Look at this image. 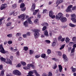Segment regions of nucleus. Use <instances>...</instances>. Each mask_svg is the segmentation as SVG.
<instances>
[{
	"instance_id": "1",
	"label": "nucleus",
	"mask_w": 76,
	"mask_h": 76,
	"mask_svg": "<svg viewBox=\"0 0 76 76\" xmlns=\"http://www.w3.org/2000/svg\"><path fill=\"white\" fill-rule=\"evenodd\" d=\"M56 19H59L62 22H66L67 21V19L66 18H63V14L61 13H59L58 15L56 16Z\"/></svg>"
},
{
	"instance_id": "2",
	"label": "nucleus",
	"mask_w": 76,
	"mask_h": 76,
	"mask_svg": "<svg viewBox=\"0 0 76 76\" xmlns=\"http://www.w3.org/2000/svg\"><path fill=\"white\" fill-rule=\"evenodd\" d=\"M34 36L35 38H38V37L39 36V32H40V30L37 29H34Z\"/></svg>"
},
{
	"instance_id": "3",
	"label": "nucleus",
	"mask_w": 76,
	"mask_h": 76,
	"mask_svg": "<svg viewBox=\"0 0 76 76\" xmlns=\"http://www.w3.org/2000/svg\"><path fill=\"white\" fill-rule=\"evenodd\" d=\"M30 67H32L33 69H34L35 68V67L32 64H28L27 65V66H25L23 67V69L25 70H28L30 69Z\"/></svg>"
},
{
	"instance_id": "4",
	"label": "nucleus",
	"mask_w": 76,
	"mask_h": 76,
	"mask_svg": "<svg viewBox=\"0 0 76 76\" xmlns=\"http://www.w3.org/2000/svg\"><path fill=\"white\" fill-rule=\"evenodd\" d=\"M71 20L74 23H76V16L75 14H73L71 15Z\"/></svg>"
},
{
	"instance_id": "5",
	"label": "nucleus",
	"mask_w": 76,
	"mask_h": 76,
	"mask_svg": "<svg viewBox=\"0 0 76 76\" xmlns=\"http://www.w3.org/2000/svg\"><path fill=\"white\" fill-rule=\"evenodd\" d=\"M13 74L15 75H17V76H20L21 75V72L18 70H15L13 72Z\"/></svg>"
},
{
	"instance_id": "6",
	"label": "nucleus",
	"mask_w": 76,
	"mask_h": 76,
	"mask_svg": "<svg viewBox=\"0 0 76 76\" xmlns=\"http://www.w3.org/2000/svg\"><path fill=\"white\" fill-rule=\"evenodd\" d=\"M20 8L21 10L23 12H24L26 10V7H25V4L21 3L20 5Z\"/></svg>"
},
{
	"instance_id": "7",
	"label": "nucleus",
	"mask_w": 76,
	"mask_h": 76,
	"mask_svg": "<svg viewBox=\"0 0 76 76\" xmlns=\"http://www.w3.org/2000/svg\"><path fill=\"white\" fill-rule=\"evenodd\" d=\"M54 13L53 12V11H50L49 12V16L50 18H51L52 19H54L56 18V16L54 15H53Z\"/></svg>"
},
{
	"instance_id": "8",
	"label": "nucleus",
	"mask_w": 76,
	"mask_h": 76,
	"mask_svg": "<svg viewBox=\"0 0 76 76\" xmlns=\"http://www.w3.org/2000/svg\"><path fill=\"white\" fill-rule=\"evenodd\" d=\"M24 14H23L18 16L19 18L21 19V20L23 21L25 19V15Z\"/></svg>"
},
{
	"instance_id": "9",
	"label": "nucleus",
	"mask_w": 76,
	"mask_h": 76,
	"mask_svg": "<svg viewBox=\"0 0 76 76\" xmlns=\"http://www.w3.org/2000/svg\"><path fill=\"white\" fill-rule=\"evenodd\" d=\"M53 75V74H52V73L50 72H49V75H47L45 73H43L42 74V76H52Z\"/></svg>"
},
{
	"instance_id": "10",
	"label": "nucleus",
	"mask_w": 76,
	"mask_h": 76,
	"mask_svg": "<svg viewBox=\"0 0 76 76\" xmlns=\"http://www.w3.org/2000/svg\"><path fill=\"white\" fill-rule=\"evenodd\" d=\"M63 58H64V60L65 61H66L68 60V58L67 57V56L65 54L63 55Z\"/></svg>"
},
{
	"instance_id": "11",
	"label": "nucleus",
	"mask_w": 76,
	"mask_h": 76,
	"mask_svg": "<svg viewBox=\"0 0 76 76\" xmlns=\"http://www.w3.org/2000/svg\"><path fill=\"white\" fill-rule=\"evenodd\" d=\"M43 34L45 35L46 37H48L49 36V34H48V31H47V30H46L44 31Z\"/></svg>"
},
{
	"instance_id": "12",
	"label": "nucleus",
	"mask_w": 76,
	"mask_h": 76,
	"mask_svg": "<svg viewBox=\"0 0 76 76\" xmlns=\"http://www.w3.org/2000/svg\"><path fill=\"white\" fill-rule=\"evenodd\" d=\"M7 64H12V62L9 59H7V61L6 62Z\"/></svg>"
},
{
	"instance_id": "13",
	"label": "nucleus",
	"mask_w": 76,
	"mask_h": 76,
	"mask_svg": "<svg viewBox=\"0 0 76 76\" xmlns=\"http://www.w3.org/2000/svg\"><path fill=\"white\" fill-rule=\"evenodd\" d=\"M23 25L26 28H27V27H28V21L26 20L24 23Z\"/></svg>"
},
{
	"instance_id": "14",
	"label": "nucleus",
	"mask_w": 76,
	"mask_h": 76,
	"mask_svg": "<svg viewBox=\"0 0 76 76\" xmlns=\"http://www.w3.org/2000/svg\"><path fill=\"white\" fill-rule=\"evenodd\" d=\"M31 17H30L27 20L28 23H29V24H32V22L31 20Z\"/></svg>"
},
{
	"instance_id": "15",
	"label": "nucleus",
	"mask_w": 76,
	"mask_h": 76,
	"mask_svg": "<svg viewBox=\"0 0 76 76\" xmlns=\"http://www.w3.org/2000/svg\"><path fill=\"white\" fill-rule=\"evenodd\" d=\"M31 9L33 11L35 10V4H33Z\"/></svg>"
},
{
	"instance_id": "16",
	"label": "nucleus",
	"mask_w": 76,
	"mask_h": 76,
	"mask_svg": "<svg viewBox=\"0 0 76 76\" xmlns=\"http://www.w3.org/2000/svg\"><path fill=\"white\" fill-rule=\"evenodd\" d=\"M0 52L3 54H6V51H5V50H4V49L3 48L1 49L0 50Z\"/></svg>"
},
{
	"instance_id": "17",
	"label": "nucleus",
	"mask_w": 76,
	"mask_h": 76,
	"mask_svg": "<svg viewBox=\"0 0 76 76\" xmlns=\"http://www.w3.org/2000/svg\"><path fill=\"white\" fill-rule=\"evenodd\" d=\"M70 69L72 70L73 73H75L76 72V69L75 68H73V66H72L70 68Z\"/></svg>"
},
{
	"instance_id": "18",
	"label": "nucleus",
	"mask_w": 76,
	"mask_h": 76,
	"mask_svg": "<svg viewBox=\"0 0 76 76\" xmlns=\"http://www.w3.org/2000/svg\"><path fill=\"white\" fill-rule=\"evenodd\" d=\"M58 67L60 72H61V70L63 69V67L61 66V65H59Z\"/></svg>"
},
{
	"instance_id": "19",
	"label": "nucleus",
	"mask_w": 76,
	"mask_h": 76,
	"mask_svg": "<svg viewBox=\"0 0 76 76\" xmlns=\"http://www.w3.org/2000/svg\"><path fill=\"white\" fill-rule=\"evenodd\" d=\"M38 21H39V19H36L34 20V22L37 25L39 23V22Z\"/></svg>"
},
{
	"instance_id": "20",
	"label": "nucleus",
	"mask_w": 76,
	"mask_h": 76,
	"mask_svg": "<svg viewBox=\"0 0 76 76\" xmlns=\"http://www.w3.org/2000/svg\"><path fill=\"white\" fill-rule=\"evenodd\" d=\"M69 25L70 26L72 27V28H74V27H75L76 26L75 25L73 24L72 23H70L69 24Z\"/></svg>"
},
{
	"instance_id": "21",
	"label": "nucleus",
	"mask_w": 76,
	"mask_h": 76,
	"mask_svg": "<svg viewBox=\"0 0 76 76\" xmlns=\"http://www.w3.org/2000/svg\"><path fill=\"white\" fill-rule=\"evenodd\" d=\"M4 69H2V71L1 74V76H4Z\"/></svg>"
},
{
	"instance_id": "22",
	"label": "nucleus",
	"mask_w": 76,
	"mask_h": 76,
	"mask_svg": "<svg viewBox=\"0 0 76 76\" xmlns=\"http://www.w3.org/2000/svg\"><path fill=\"white\" fill-rule=\"evenodd\" d=\"M29 51V53L30 55H32V54H33V53H34V51L31 50H30Z\"/></svg>"
},
{
	"instance_id": "23",
	"label": "nucleus",
	"mask_w": 76,
	"mask_h": 76,
	"mask_svg": "<svg viewBox=\"0 0 76 76\" xmlns=\"http://www.w3.org/2000/svg\"><path fill=\"white\" fill-rule=\"evenodd\" d=\"M57 53H58V56H61L62 55V53L61 51H58L57 52Z\"/></svg>"
},
{
	"instance_id": "24",
	"label": "nucleus",
	"mask_w": 76,
	"mask_h": 76,
	"mask_svg": "<svg viewBox=\"0 0 76 76\" xmlns=\"http://www.w3.org/2000/svg\"><path fill=\"white\" fill-rule=\"evenodd\" d=\"M72 41H73L74 43H76V38L75 37H73L72 39Z\"/></svg>"
},
{
	"instance_id": "25",
	"label": "nucleus",
	"mask_w": 76,
	"mask_h": 76,
	"mask_svg": "<svg viewBox=\"0 0 76 76\" xmlns=\"http://www.w3.org/2000/svg\"><path fill=\"white\" fill-rule=\"evenodd\" d=\"M23 50L25 51H26L28 50V48L27 46L24 47Z\"/></svg>"
},
{
	"instance_id": "26",
	"label": "nucleus",
	"mask_w": 76,
	"mask_h": 76,
	"mask_svg": "<svg viewBox=\"0 0 76 76\" xmlns=\"http://www.w3.org/2000/svg\"><path fill=\"white\" fill-rule=\"evenodd\" d=\"M0 59H1V61H3V62H5V61H6V59L3 58V57H1L0 58Z\"/></svg>"
},
{
	"instance_id": "27",
	"label": "nucleus",
	"mask_w": 76,
	"mask_h": 76,
	"mask_svg": "<svg viewBox=\"0 0 76 76\" xmlns=\"http://www.w3.org/2000/svg\"><path fill=\"white\" fill-rule=\"evenodd\" d=\"M16 6H17V4H13L12 6V8H13V9H15L16 7Z\"/></svg>"
},
{
	"instance_id": "28",
	"label": "nucleus",
	"mask_w": 76,
	"mask_h": 76,
	"mask_svg": "<svg viewBox=\"0 0 76 76\" xmlns=\"http://www.w3.org/2000/svg\"><path fill=\"white\" fill-rule=\"evenodd\" d=\"M47 53L48 55H49L51 53V51L50 49H48L47 51Z\"/></svg>"
},
{
	"instance_id": "29",
	"label": "nucleus",
	"mask_w": 76,
	"mask_h": 76,
	"mask_svg": "<svg viewBox=\"0 0 76 76\" xmlns=\"http://www.w3.org/2000/svg\"><path fill=\"white\" fill-rule=\"evenodd\" d=\"M4 18H2L0 19V25H1L2 23H3V21H2V20H4Z\"/></svg>"
},
{
	"instance_id": "30",
	"label": "nucleus",
	"mask_w": 76,
	"mask_h": 76,
	"mask_svg": "<svg viewBox=\"0 0 76 76\" xmlns=\"http://www.w3.org/2000/svg\"><path fill=\"white\" fill-rule=\"evenodd\" d=\"M40 57H41V55L39 54L35 56V58H38Z\"/></svg>"
},
{
	"instance_id": "31",
	"label": "nucleus",
	"mask_w": 76,
	"mask_h": 76,
	"mask_svg": "<svg viewBox=\"0 0 76 76\" xmlns=\"http://www.w3.org/2000/svg\"><path fill=\"white\" fill-rule=\"evenodd\" d=\"M47 28V27L46 26H44L42 28V31H45V29H46Z\"/></svg>"
},
{
	"instance_id": "32",
	"label": "nucleus",
	"mask_w": 76,
	"mask_h": 76,
	"mask_svg": "<svg viewBox=\"0 0 76 76\" xmlns=\"http://www.w3.org/2000/svg\"><path fill=\"white\" fill-rule=\"evenodd\" d=\"M13 35L12 34H9L7 35V37L9 38H12Z\"/></svg>"
},
{
	"instance_id": "33",
	"label": "nucleus",
	"mask_w": 76,
	"mask_h": 76,
	"mask_svg": "<svg viewBox=\"0 0 76 76\" xmlns=\"http://www.w3.org/2000/svg\"><path fill=\"white\" fill-rule=\"evenodd\" d=\"M46 55L45 54H42L41 57L42 58H45Z\"/></svg>"
},
{
	"instance_id": "34",
	"label": "nucleus",
	"mask_w": 76,
	"mask_h": 76,
	"mask_svg": "<svg viewBox=\"0 0 76 76\" xmlns=\"http://www.w3.org/2000/svg\"><path fill=\"white\" fill-rule=\"evenodd\" d=\"M62 38V37L61 36H60L58 37V40L59 41H60L61 40V39Z\"/></svg>"
},
{
	"instance_id": "35",
	"label": "nucleus",
	"mask_w": 76,
	"mask_h": 76,
	"mask_svg": "<svg viewBox=\"0 0 76 76\" xmlns=\"http://www.w3.org/2000/svg\"><path fill=\"white\" fill-rule=\"evenodd\" d=\"M2 6H3L4 8L7 7V5L6 4H4L2 5Z\"/></svg>"
},
{
	"instance_id": "36",
	"label": "nucleus",
	"mask_w": 76,
	"mask_h": 76,
	"mask_svg": "<svg viewBox=\"0 0 76 76\" xmlns=\"http://www.w3.org/2000/svg\"><path fill=\"white\" fill-rule=\"evenodd\" d=\"M70 10H71V9L69 8L68 7L67 8V9L66 10V12H70Z\"/></svg>"
},
{
	"instance_id": "37",
	"label": "nucleus",
	"mask_w": 76,
	"mask_h": 76,
	"mask_svg": "<svg viewBox=\"0 0 76 76\" xmlns=\"http://www.w3.org/2000/svg\"><path fill=\"white\" fill-rule=\"evenodd\" d=\"M21 63L23 66H26V63L23 61L21 62Z\"/></svg>"
},
{
	"instance_id": "38",
	"label": "nucleus",
	"mask_w": 76,
	"mask_h": 76,
	"mask_svg": "<svg viewBox=\"0 0 76 76\" xmlns=\"http://www.w3.org/2000/svg\"><path fill=\"white\" fill-rule=\"evenodd\" d=\"M74 44V43L73 42H71L69 43V46H72V45H73Z\"/></svg>"
},
{
	"instance_id": "39",
	"label": "nucleus",
	"mask_w": 76,
	"mask_h": 76,
	"mask_svg": "<svg viewBox=\"0 0 76 76\" xmlns=\"http://www.w3.org/2000/svg\"><path fill=\"white\" fill-rule=\"evenodd\" d=\"M52 60H54L55 61H58V59H57L55 58H52Z\"/></svg>"
},
{
	"instance_id": "40",
	"label": "nucleus",
	"mask_w": 76,
	"mask_h": 76,
	"mask_svg": "<svg viewBox=\"0 0 76 76\" xmlns=\"http://www.w3.org/2000/svg\"><path fill=\"white\" fill-rule=\"evenodd\" d=\"M56 43L55 42H53L52 44V45L53 47H55V46H56Z\"/></svg>"
},
{
	"instance_id": "41",
	"label": "nucleus",
	"mask_w": 76,
	"mask_h": 76,
	"mask_svg": "<svg viewBox=\"0 0 76 76\" xmlns=\"http://www.w3.org/2000/svg\"><path fill=\"white\" fill-rule=\"evenodd\" d=\"M47 12V9L44 10H43V13H46V12Z\"/></svg>"
},
{
	"instance_id": "42",
	"label": "nucleus",
	"mask_w": 76,
	"mask_h": 76,
	"mask_svg": "<svg viewBox=\"0 0 76 76\" xmlns=\"http://www.w3.org/2000/svg\"><path fill=\"white\" fill-rule=\"evenodd\" d=\"M65 46V45L64 44L63 45H62V46H61L60 48V50H62L64 47V46Z\"/></svg>"
},
{
	"instance_id": "43",
	"label": "nucleus",
	"mask_w": 76,
	"mask_h": 76,
	"mask_svg": "<svg viewBox=\"0 0 76 76\" xmlns=\"http://www.w3.org/2000/svg\"><path fill=\"white\" fill-rule=\"evenodd\" d=\"M15 10L11 12L10 13V15H12L15 12Z\"/></svg>"
},
{
	"instance_id": "44",
	"label": "nucleus",
	"mask_w": 76,
	"mask_h": 76,
	"mask_svg": "<svg viewBox=\"0 0 76 76\" xmlns=\"http://www.w3.org/2000/svg\"><path fill=\"white\" fill-rule=\"evenodd\" d=\"M10 25H11V23L10 22H9L6 25L7 26H10Z\"/></svg>"
},
{
	"instance_id": "45",
	"label": "nucleus",
	"mask_w": 76,
	"mask_h": 76,
	"mask_svg": "<svg viewBox=\"0 0 76 76\" xmlns=\"http://www.w3.org/2000/svg\"><path fill=\"white\" fill-rule=\"evenodd\" d=\"M45 42L47 43V44H50V42H51L50 40H45Z\"/></svg>"
},
{
	"instance_id": "46",
	"label": "nucleus",
	"mask_w": 76,
	"mask_h": 76,
	"mask_svg": "<svg viewBox=\"0 0 76 76\" xmlns=\"http://www.w3.org/2000/svg\"><path fill=\"white\" fill-rule=\"evenodd\" d=\"M21 66V64H20L19 63L18 64L17 66H16V67H20Z\"/></svg>"
},
{
	"instance_id": "47",
	"label": "nucleus",
	"mask_w": 76,
	"mask_h": 76,
	"mask_svg": "<svg viewBox=\"0 0 76 76\" xmlns=\"http://www.w3.org/2000/svg\"><path fill=\"white\" fill-rule=\"evenodd\" d=\"M20 35H21V34L20 33H18L16 34L17 37H20Z\"/></svg>"
},
{
	"instance_id": "48",
	"label": "nucleus",
	"mask_w": 76,
	"mask_h": 76,
	"mask_svg": "<svg viewBox=\"0 0 76 76\" xmlns=\"http://www.w3.org/2000/svg\"><path fill=\"white\" fill-rule=\"evenodd\" d=\"M57 67V66L56 64H55L54 65V66L53 67V69H56Z\"/></svg>"
},
{
	"instance_id": "49",
	"label": "nucleus",
	"mask_w": 76,
	"mask_h": 76,
	"mask_svg": "<svg viewBox=\"0 0 76 76\" xmlns=\"http://www.w3.org/2000/svg\"><path fill=\"white\" fill-rule=\"evenodd\" d=\"M72 10H76V6H75L72 8Z\"/></svg>"
},
{
	"instance_id": "50",
	"label": "nucleus",
	"mask_w": 76,
	"mask_h": 76,
	"mask_svg": "<svg viewBox=\"0 0 76 76\" xmlns=\"http://www.w3.org/2000/svg\"><path fill=\"white\" fill-rule=\"evenodd\" d=\"M8 43L9 44H12V41L10 40L9 41H8Z\"/></svg>"
},
{
	"instance_id": "51",
	"label": "nucleus",
	"mask_w": 76,
	"mask_h": 76,
	"mask_svg": "<svg viewBox=\"0 0 76 76\" xmlns=\"http://www.w3.org/2000/svg\"><path fill=\"white\" fill-rule=\"evenodd\" d=\"M75 52V48H73L72 50L71 51V53H74Z\"/></svg>"
},
{
	"instance_id": "52",
	"label": "nucleus",
	"mask_w": 76,
	"mask_h": 76,
	"mask_svg": "<svg viewBox=\"0 0 76 76\" xmlns=\"http://www.w3.org/2000/svg\"><path fill=\"white\" fill-rule=\"evenodd\" d=\"M13 57L12 56H10V60H13Z\"/></svg>"
},
{
	"instance_id": "53",
	"label": "nucleus",
	"mask_w": 76,
	"mask_h": 76,
	"mask_svg": "<svg viewBox=\"0 0 76 76\" xmlns=\"http://www.w3.org/2000/svg\"><path fill=\"white\" fill-rule=\"evenodd\" d=\"M69 41V39L68 38H66L65 39L66 42H68Z\"/></svg>"
},
{
	"instance_id": "54",
	"label": "nucleus",
	"mask_w": 76,
	"mask_h": 76,
	"mask_svg": "<svg viewBox=\"0 0 76 76\" xmlns=\"http://www.w3.org/2000/svg\"><path fill=\"white\" fill-rule=\"evenodd\" d=\"M3 65L1 64L0 65V70H1L3 69Z\"/></svg>"
},
{
	"instance_id": "55",
	"label": "nucleus",
	"mask_w": 76,
	"mask_h": 76,
	"mask_svg": "<svg viewBox=\"0 0 76 76\" xmlns=\"http://www.w3.org/2000/svg\"><path fill=\"white\" fill-rule=\"evenodd\" d=\"M26 35L28 36H29L31 35V33H30V32H28L27 33Z\"/></svg>"
},
{
	"instance_id": "56",
	"label": "nucleus",
	"mask_w": 76,
	"mask_h": 76,
	"mask_svg": "<svg viewBox=\"0 0 76 76\" xmlns=\"http://www.w3.org/2000/svg\"><path fill=\"white\" fill-rule=\"evenodd\" d=\"M17 56H19V51H17L16 52Z\"/></svg>"
},
{
	"instance_id": "57",
	"label": "nucleus",
	"mask_w": 76,
	"mask_h": 76,
	"mask_svg": "<svg viewBox=\"0 0 76 76\" xmlns=\"http://www.w3.org/2000/svg\"><path fill=\"white\" fill-rule=\"evenodd\" d=\"M72 7H73V6L71 5H69V6H68V7L69 9H71V8H72Z\"/></svg>"
},
{
	"instance_id": "58",
	"label": "nucleus",
	"mask_w": 76,
	"mask_h": 76,
	"mask_svg": "<svg viewBox=\"0 0 76 76\" xmlns=\"http://www.w3.org/2000/svg\"><path fill=\"white\" fill-rule=\"evenodd\" d=\"M45 22H43L42 23V24H41V25L42 26H44V25H45Z\"/></svg>"
},
{
	"instance_id": "59",
	"label": "nucleus",
	"mask_w": 76,
	"mask_h": 76,
	"mask_svg": "<svg viewBox=\"0 0 76 76\" xmlns=\"http://www.w3.org/2000/svg\"><path fill=\"white\" fill-rule=\"evenodd\" d=\"M23 1V0H20L18 1L19 3H22Z\"/></svg>"
},
{
	"instance_id": "60",
	"label": "nucleus",
	"mask_w": 76,
	"mask_h": 76,
	"mask_svg": "<svg viewBox=\"0 0 76 76\" xmlns=\"http://www.w3.org/2000/svg\"><path fill=\"white\" fill-rule=\"evenodd\" d=\"M49 35L50 37H52V32L50 31L49 32Z\"/></svg>"
},
{
	"instance_id": "61",
	"label": "nucleus",
	"mask_w": 76,
	"mask_h": 76,
	"mask_svg": "<svg viewBox=\"0 0 76 76\" xmlns=\"http://www.w3.org/2000/svg\"><path fill=\"white\" fill-rule=\"evenodd\" d=\"M53 42H57V39L56 38L53 39Z\"/></svg>"
},
{
	"instance_id": "62",
	"label": "nucleus",
	"mask_w": 76,
	"mask_h": 76,
	"mask_svg": "<svg viewBox=\"0 0 76 76\" xmlns=\"http://www.w3.org/2000/svg\"><path fill=\"white\" fill-rule=\"evenodd\" d=\"M39 11V9H37V10H35V12L37 13H38Z\"/></svg>"
},
{
	"instance_id": "63",
	"label": "nucleus",
	"mask_w": 76,
	"mask_h": 76,
	"mask_svg": "<svg viewBox=\"0 0 76 76\" xmlns=\"http://www.w3.org/2000/svg\"><path fill=\"white\" fill-rule=\"evenodd\" d=\"M4 9H5V8H4L3 6H2V5L1 7L0 8L1 10H3Z\"/></svg>"
},
{
	"instance_id": "64",
	"label": "nucleus",
	"mask_w": 76,
	"mask_h": 76,
	"mask_svg": "<svg viewBox=\"0 0 76 76\" xmlns=\"http://www.w3.org/2000/svg\"><path fill=\"white\" fill-rule=\"evenodd\" d=\"M34 72L35 74L36 75L38 73V72H37L36 70H34Z\"/></svg>"
}]
</instances>
